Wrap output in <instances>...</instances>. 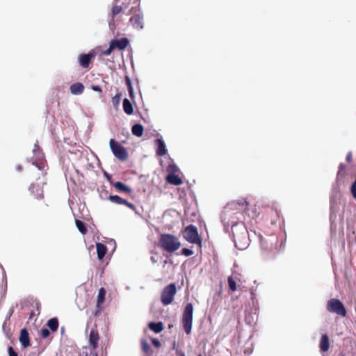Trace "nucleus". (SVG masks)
Returning a JSON list of instances; mask_svg holds the SVG:
<instances>
[{"label":"nucleus","mask_w":356,"mask_h":356,"mask_svg":"<svg viewBox=\"0 0 356 356\" xmlns=\"http://www.w3.org/2000/svg\"><path fill=\"white\" fill-rule=\"evenodd\" d=\"M233 232L234 236L235 245L240 250L245 249L250 243L248 231L245 227L241 225H234Z\"/></svg>","instance_id":"f257e3e1"},{"label":"nucleus","mask_w":356,"mask_h":356,"mask_svg":"<svg viewBox=\"0 0 356 356\" xmlns=\"http://www.w3.org/2000/svg\"><path fill=\"white\" fill-rule=\"evenodd\" d=\"M161 246L168 252H174L181 247L178 238L172 234H163L159 240Z\"/></svg>","instance_id":"f03ea898"},{"label":"nucleus","mask_w":356,"mask_h":356,"mask_svg":"<svg viewBox=\"0 0 356 356\" xmlns=\"http://www.w3.org/2000/svg\"><path fill=\"white\" fill-rule=\"evenodd\" d=\"M32 152L33 156L29 161L41 171L42 175H44L46 173V161L44 155L38 144L34 145Z\"/></svg>","instance_id":"7ed1b4c3"},{"label":"nucleus","mask_w":356,"mask_h":356,"mask_svg":"<svg viewBox=\"0 0 356 356\" xmlns=\"http://www.w3.org/2000/svg\"><path fill=\"white\" fill-rule=\"evenodd\" d=\"M193 307L191 303H188L184 309L182 316V324L185 332L189 334L191 332L193 324Z\"/></svg>","instance_id":"20e7f679"},{"label":"nucleus","mask_w":356,"mask_h":356,"mask_svg":"<svg viewBox=\"0 0 356 356\" xmlns=\"http://www.w3.org/2000/svg\"><path fill=\"white\" fill-rule=\"evenodd\" d=\"M183 237L185 240L191 243L200 244L202 241L197 227L193 225H190L184 229L183 231Z\"/></svg>","instance_id":"39448f33"},{"label":"nucleus","mask_w":356,"mask_h":356,"mask_svg":"<svg viewBox=\"0 0 356 356\" xmlns=\"http://www.w3.org/2000/svg\"><path fill=\"white\" fill-rule=\"evenodd\" d=\"M109 145L113 154L117 159L122 161L127 159L128 154L124 147L113 138L110 140Z\"/></svg>","instance_id":"423d86ee"},{"label":"nucleus","mask_w":356,"mask_h":356,"mask_svg":"<svg viewBox=\"0 0 356 356\" xmlns=\"http://www.w3.org/2000/svg\"><path fill=\"white\" fill-rule=\"evenodd\" d=\"M177 289L175 284L168 285L162 291L161 300L164 305H170L176 294Z\"/></svg>","instance_id":"0eeeda50"},{"label":"nucleus","mask_w":356,"mask_h":356,"mask_svg":"<svg viewBox=\"0 0 356 356\" xmlns=\"http://www.w3.org/2000/svg\"><path fill=\"white\" fill-rule=\"evenodd\" d=\"M327 310L330 312L335 313L338 315L346 316V310L343 303L337 299H331L327 302Z\"/></svg>","instance_id":"6e6552de"},{"label":"nucleus","mask_w":356,"mask_h":356,"mask_svg":"<svg viewBox=\"0 0 356 356\" xmlns=\"http://www.w3.org/2000/svg\"><path fill=\"white\" fill-rule=\"evenodd\" d=\"M133 10L132 8L129 13L132 14L129 19L130 24L134 29L142 30L144 27L143 15L140 10L134 13Z\"/></svg>","instance_id":"1a4fd4ad"},{"label":"nucleus","mask_w":356,"mask_h":356,"mask_svg":"<svg viewBox=\"0 0 356 356\" xmlns=\"http://www.w3.org/2000/svg\"><path fill=\"white\" fill-rule=\"evenodd\" d=\"M96 56L94 50H91L88 54H81L78 56V63L83 68H88L91 62V59Z\"/></svg>","instance_id":"9d476101"},{"label":"nucleus","mask_w":356,"mask_h":356,"mask_svg":"<svg viewBox=\"0 0 356 356\" xmlns=\"http://www.w3.org/2000/svg\"><path fill=\"white\" fill-rule=\"evenodd\" d=\"M115 49L124 50L129 44V40L127 38L120 39H113L110 42Z\"/></svg>","instance_id":"9b49d317"},{"label":"nucleus","mask_w":356,"mask_h":356,"mask_svg":"<svg viewBox=\"0 0 356 356\" xmlns=\"http://www.w3.org/2000/svg\"><path fill=\"white\" fill-rule=\"evenodd\" d=\"M99 337L96 329H92L90 332L88 342L92 349H96L98 346Z\"/></svg>","instance_id":"f8f14e48"},{"label":"nucleus","mask_w":356,"mask_h":356,"mask_svg":"<svg viewBox=\"0 0 356 356\" xmlns=\"http://www.w3.org/2000/svg\"><path fill=\"white\" fill-rule=\"evenodd\" d=\"M19 341L24 348H26L30 346L29 334L26 328H23L21 330Z\"/></svg>","instance_id":"ddd939ff"},{"label":"nucleus","mask_w":356,"mask_h":356,"mask_svg":"<svg viewBox=\"0 0 356 356\" xmlns=\"http://www.w3.org/2000/svg\"><path fill=\"white\" fill-rule=\"evenodd\" d=\"M29 191L36 199H41L43 197V190L38 184H31Z\"/></svg>","instance_id":"4468645a"},{"label":"nucleus","mask_w":356,"mask_h":356,"mask_svg":"<svg viewBox=\"0 0 356 356\" xmlns=\"http://www.w3.org/2000/svg\"><path fill=\"white\" fill-rule=\"evenodd\" d=\"M70 90L72 95H79L83 93L84 90V86L81 83L77 82L72 84Z\"/></svg>","instance_id":"2eb2a0df"},{"label":"nucleus","mask_w":356,"mask_h":356,"mask_svg":"<svg viewBox=\"0 0 356 356\" xmlns=\"http://www.w3.org/2000/svg\"><path fill=\"white\" fill-rule=\"evenodd\" d=\"M96 250L97 254V259L102 260L106 254L107 247L99 242L96 243Z\"/></svg>","instance_id":"dca6fc26"},{"label":"nucleus","mask_w":356,"mask_h":356,"mask_svg":"<svg viewBox=\"0 0 356 356\" xmlns=\"http://www.w3.org/2000/svg\"><path fill=\"white\" fill-rule=\"evenodd\" d=\"M123 111L127 115H131L134 113L133 104L127 98H124L122 102Z\"/></svg>","instance_id":"f3484780"},{"label":"nucleus","mask_w":356,"mask_h":356,"mask_svg":"<svg viewBox=\"0 0 356 356\" xmlns=\"http://www.w3.org/2000/svg\"><path fill=\"white\" fill-rule=\"evenodd\" d=\"M115 188L119 191H123L127 194L132 192V189L121 181H116L113 184Z\"/></svg>","instance_id":"a211bd4d"},{"label":"nucleus","mask_w":356,"mask_h":356,"mask_svg":"<svg viewBox=\"0 0 356 356\" xmlns=\"http://www.w3.org/2000/svg\"><path fill=\"white\" fill-rule=\"evenodd\" d=\"M166 179L168 183L175 186L181 185L183 183L182 179L178 175H175V173L169 174Z\"/></svg>","instance_id":"6ab92c4d"},{"label":"nucleus","mask_w":356,"mask_h":356,"mask_svg":"<svg viewBox=\"0 0 356 356\" xmlns=\"http://www.w3.org/2000/svg\"><path fill=\"white\" fill-rule=\"evenodd\" d=\"M143 131L144 129L143 125L139 123L134 124L131 127L132 134L137 137L142 136L143 134Z\"/></svg>","instance_id":"aec40b11"},{"label":"nucleus","mask_w":356,"mask_h":356,"mask_svg":"<svg viewBox=\"0 0 356 356\" xmlns=\"http://www.w3.org/2000/svg\"><path fill=\"white\" fill-rule=\"evenodd\" d=\"M58 320L56 317L50 318L47 323V325L48 326L49 329L51 330L52 332L57 331L58 328Z\"/></svg>","instance_id":"412c9836"},{"label":"nucleus","mask_w":356,"mask_h":356,"mask_svg":"<svg viewBox=\"0 0 356 356\" xmlns=\"http://www.w3.org/2000/svg\"><path fill=\"white\" fill-rule=\"evenodd\" d=\"M330 348L329 339L327 335H323L320 343V348L322 351L325 352Z\"/></svg>","instance_id":"4be33fe9"},{"label":"nucleus","mask_w":356,"mask_h":356,"mask_svg":"<svg viewBox=\"0 0 356 356\" xmlns=\"http://www.w3.org/2000/svg\"><path fill=\"white\" fill-rule=\"evenodd\" d=\"M106 291L104 288H100L98 291L97 299V307H99L105 300Z\"/></svg>","instance_id":"5701e85b"},{"label":"nucleus","mask_w":356,"mask_h":356,"mask_svg":"<svg viewBox=\"0 0 356 356\" xmlns=\"http://www.w3.org/2000/svg\"><path fill=\"white\" fill-rule=\"evenodd\" d=\"M167 153V149L163 140L157 138V154L164 155Z\"/></svg>","instance_id":"b1692460"},{"label":"nucleus","mask_w":356,"mask_h":356,"mask_svg":"<svg viewBox=\"0 0 356 356\" xmlns=\"http://www.w3.org/2000/svg\"><path fill=\"white\" fill-rule=\"evenodd\" d=\"M108 200L117 204H124L125 203H127V200L123 199L117 195H109Z\"/></svg>","instance_id":"393cba45"},{"label":"nucleus","mask_w":356,"mask_h":356,"mask_svg":"<svg viewBox=\"0 0 356 356\" xmlns=\"http://www.w3.org/2000/svg\"><path fill=\"white\" fill-rule=\"evenodd\" d=\"M127 9V6H122L120 5H115L113 6L111 9V16L112 18H114L117 15H118L122 10Z\"/></svg>","instance_id":"a878e982"},{"label":"nucleus","mask_w":356,"mask_h":356,"mask_svg":"<svg viewBox=\"0 0 356 356\" xmlns=\"http://www.w3.org/2000/svg\"><path fill=\"white\" fill-rule=\"evenodd\" d=\"M75 223L77 229L81 234H85L87 232V226L84 222L76 220Z\"/></svg>","instance_id":"bb28decb"},{"label":"nucleus","mask_w":356,"mask_h":356,"mask_svg":"<svg viewBox=\"0 0 356 356\" xmlns=\"http://www.w3.org/2000/svg\"><path fill=\"white\" fill-rule=\"evenodd\" d=\"M141 346H142L143 351L146 354L149 353V352L150 350V346L146 339H141Z\"/></svg>","instance_id":"cd10ccee"},{"label":"nucleus","mask_w":356,"mask_h":356,"mask_svg":"<svg viewBox=\"0 0 356 356\" xmlns=\"http://www.w3.org/2000/svg\"><path fill=\"white\" fill-rule=\"evenodd\" d=\"M120 99H121V94L120 93L116 94L112 98V104H113V106L115 108H118V107L119 106V104H120Z\"/></svg>","instance_id":"c85d7f7f"},{"label":"nucleus","mask_w":356,"mask_h":356,"mask_svg":"<svg viewBox=\"0 0 356 356\" xmlns=\"http://www.w3.org/2000/svg\"><path fill=\"white\" fill-rule=\"evenodd\" d=\"M228 284L230 289L232 291H235L236 290V282L233 280L232 277H229L228 278Z\"/></svg>","instance_id":"c756f323"},{"label":"nucleus","mask_w":356,"mask_h":356,"mask_svg":"<svg viewBox=\"0 0 356 356\" xmlns=\"http://www.w3.org/2000/svg\"><path fill=\"white\" fill-rule=\"evenodd\" d=\"M169 174H174L178 171V168L174 164H170L167 168Z\"/></svg>","instance_id":"7c9ffc66"},{"label":"nucleus","mask_w":356,"mask_h":356,"mask_svg":"<svg viewBox=\"0 0 356 356\" xmlns=\"http://www.w3.org/2000/svg\"><path fill=\"white\" fill-rule=\"evenodd\" d=\"M114 49H114L113 46L110 42L109 43V47L107 49H106L104 51H102V54L104 55V56H109L111 54L112 51L114 50Z\"/></svg>","instance_id":"2f4dec72"},{"label":"nucleus","mask_w":356,"mask_h":356,"mask_svg":"<svg viewBox=\"0 0 356 356\" xmlns=\"http://www.w3.org/2000/svg\"><path fill=\"white\" fill-rule=\"evenodd\" d=\"M50 334V332L47 328H42L41 330V336L42 338L45 339L48 337Z\"/></svg>","instance_id":"473e14b6"},{"label":"nucleus","mask_w":356,"mask_h":356,"mask_svg":"<svg viewBox=\"0 0 356 356\" xmlns=\"http://www.w3.org/2000/svg\"><path fill=\"white\" fill-rule=\"evenodd\" d=\"M124 80H125V83L127 86V89L133 88L131 79H130V77L129 76H126Z\"/></svg>","instance_id":"72a5a7b5"},{"label":"nucleus","mask_w":356,"mask_h":356,"mask_svg":"<svg viewBox=\"0 0 356 356\" xmlns=\"http://www.w3.org/2000/svg\"><path fill=\"white\" fill-rule=\"evenodd\" d=\"M8 352L9 356H18L17 353L14 350L12 346H8Z\"/></svg>","instance_id":"f704fd0d"},{"label":"nucleus","mask_w":356,"mask_h":356,"mask_svg":"<svg viewBox=\"0 0 356 356\" xmlns=\"http://www.w3.org/2000/svg\"><path fill=\"white\" fill-rule=\"evenodd\" d=\"M181 252H182V254H184L186 257L191 256L193 254V252L192 250L187 249V248L182 249Z\"/></svg>","instance_id":"c9c22d12"},{"label":"nucleus","mask_w":356,"mask_h":356,"mask_svg":"<svg viewBox=\"0 0 356 356\" xmlns=\"http://www.w3.org/2000/svg\"><path fill=\"white\" fill-rule=\"evenodd\" d=\"M149 328L156 333V321H152L149 323Z\"/></svg>","instance_id":"e433bc0d"},{"label":"nucleus","mask_w":356,"mask_h":356,"mask_svg":"<svg viewBox=\"0 0 356 356\" xmlns=\"http://www.w3.org/2000/svg\"><path fill=\"white\" fill-rule=\"evenodd\" d=\"M127 90H128V92H129V95L130 98L131 99H134L135 94H134V88H129Z\"/></svg>","instance_id":"4c0bfd02"},{"label":"nucleus","mask_w":356,"mask_h":356,"mask_svg":"<svg viewBox=\"0 0 356 356\" xmlns=\"http://www.w3.org/2000/svg\"><path fill=\"white\" fill-rule=\"evenodd\" d=\"M163 329V323L161 322L157 323V333L161 332Z\"/></svg>","instance_id":"58836bf2"},{"label":"nucleus","mask_w":356,"mask_h":356,"mask_svg":"<svg viewBox=\"0 0 356 356\" xmlns=\"http://www.w3.org/2000/svg\"><path fill=\"white\" fill-rule=\"evenodd\" d=\"M124 205H127L128 207H129L130 209H131L133 210L136 209L135 205L131 202H129L127 200V203H125Z\"/></svg>","instance_id":"ea45409f"},{"label":"nucleus","mask_w":356,"mask_h":356,"mask_svg":"<svg viewBox=\"0 0 356 356\" xmlns=\"http://www.w3.org/2000/svg\"><path fill=\"white\" fill-rule=\"evenodd\" d=\"M92 88L94 91L102 92V88L99 86H93Z\"/></svg>","instance_id":"a19ab883"},{"label":"nucleus","mask_w":356,"mask_h":356,"mask_svg":"<svg viewBox=\"0 0 356 356\" xmlns=\"http://www.w3.org/2000/svg\"><path fill=\"white\" fill-rule=\"evenodd\" d=\"M148 241H149L152 243L154 248L156 246V241L153 240V236H148Z\"/></svg>","instance_id":"79ce46f5"},{"label":"nucleus","mask_w":356,"mask_h":356,"mask_svg":"<svg viewBox=\"0 0 356 356\" xmlns=\"http://www.w3.org/2000/svg\"><path fill=\"white\" fill-rule=\"evenodd\" d=\"M16 171L21 172L22 171V166L21 165H17L15 166Z\"/></svg>","instance_id":"37998d69"},{"label":"nucleus","mask_w":356,"mask_h":356,"mask_svg":"<svg viewBox=\"0 0 356 356\" xmlns=\"http://www.w3.org/2000/svg\"><path fill=\"white\" fill-rule=\"evenodd\" d=\"M346 160L348 161V162H350L351 160H352V153L351 152H349L346 156Z\"/></svg>","instance_id":"c03bdc74"},{"label":"nucleus","mask_w":356,"mask_h":356,"mask_svg":"<svg viewBox=\"0 0 356 356\" xmlns=\"http://www.w3.org/2000/svg\"><path fill=\"white\" fill-rule=\"evenodd\" d=\"M129 2H130V0H127V1L124 0V1H123L120 6H127V8L129 4Z\"/></svg>","instance_id":"a18cd8bd"},{"label":"nucleus","mask_w":356,"mask_h":356,"mask_svg":"<svg viewBox=\"0 0 356 356\" xmlns=\"http://www.w3.org/2000/svg\"><path fill=\"white\" fill-rule=\"evenodd\" d=\"M151 341H152V345L154 347H156V338H154V337L151 338Z\"/></svg>","instance_id":"49530a36"},{"label":"nucleus","mask_w":356,"mask_h":356,"mask_svg":"<svg viewBox=\"0 0 356 356\" xmlns=\"http://www.w3.org/2000/svg\"><path fill=\"white\" fill-rule=\"evenodd\" d=\"M79 356H90L89 354L88 353V352L86 351H83Z\"/></svg>","instance_id":"de8ad7c7"},{"label":"nucleus","mask_w":356,"mask_h":356,"mask_svg":"<svg viewBox=\"0 0 356 356\" xmlns=\"http://www.w3.org/2000/svg\"><path fill=\"white\" fill-rule=\"evenodd\" d=\"M64 332H65V327H60V334H63Z\"/></svg>","instance_id":"09e8293b"},{"label":"nucleus","mask_w":356,"mask_h":356,"mask_svg":"<svg viewBox=\"0 0 356 356\" xmlns=\"http://www.w3.org/2000/svg\"><path fill=\"white\" fill-rule=\"evenodd\" d=\"M151 260L153 264L156 263V259L153 255L151 257Z\"/></svg>","instance_id":"8fccbe9b"},{"label":"nucleus","mask_w":356,"mask_h":356,"mask_svg":"<svg viewBox=\"0 0 356 356\" xmlns=\"http://www.w3.org/2000/svg\"><path fill=\"white\" fill-rule=\"evenodd\" d=\"M344 169V165L343 164H341L339 165V170H343Z\"/></svg>","instance_id":"3c124183"},{"label":"nucleus","mask_w":356,"mask_h":356,"mask_svg":"<svg viewBox=\"0 0 356 356\" xmlns=\"http://www.w3.org/2000/svg\"><path fill=\"white\" fill-rule=\"evenodd\" d=\"M104 175L107 179H109L111 177V175L106 172H104Z\"/></svg>","instance_id":"603ef678"},{"label":"nucleus","mask_w":356,"mask_h":356,"mask_svg":"<svg viewBox=\"0 0 356 356\" xmlns=\"http://www.w3.org/2000/svg\"><path fill=\"white\" fill-rule=\"evenodd\" d=\"M13 312V309H10L9 311V316H11Z\"/></svg>","instance_id":"864d4df0"},{"label":"nucleus","mask_w":356,"mask_h":356,"mask_svg":"<svg viewBox=\"0 0 356 356\" xmlns=\"http://www.w3.org/2000/svg\"><path fill=\"white\" fill-rule=\"evenodd\" d=\"M90 356H97V354H95V353H91V354L90 355Z\"/></svg>","instance_id":"5fc2aeb1"},{"label":"nucleus","mask_w":356,"mask_h":356,"mask_svg":"<svg viewBox=\"0 0 356 356\" xmlns=\"http://www.w3.org/2000/svg\"><path fill=\"white\" fill-rule=\"evenodd\" d=\"M156 344H157V347H159L160 346V343L158 340H157Z\"/></svg>","instance_id":"6e6d98bb"},{"label":"nucleus","mask_w":356,"mask_h":356,"mask_svg":"<svg viewBox=\"0 0 356 356\" xmlns=\"http://www.w3.org/2000/svg\"><path fill=\"white\" fill-rule=\"evenodd\" d=\"M225 213L223 214V216H225ZM223 218V220H225V218L224 216H222Z\"/></svg>","instance_id":"4d7b16f0"},{"label":"nucleus","mask_w":356,"mask_h":356,"mask_svg":"<svg viewBox=\"0 0 356 356\" xmlns=\"http://www.w3.org/2000/svg\"><path fill=\"white\" fill-rule=\"evenodd\" d=\"M120 0H115V3H118Z\"/></svg>","instance_id":"13d9d810"},{"label":"nucleus","mask_w":356,"mask_h":356,"mask_svg":"<svg viewBox=\"0 0 356 356\" xmlns=\"http://www.w3.org/2000/svg\"><path fill=\"white\" fill-rule=\"evenodd\" d=\"M198 356H201V355H198Z\"/></svg>","instance_id":"bf43d9fd"}]
</instances>
